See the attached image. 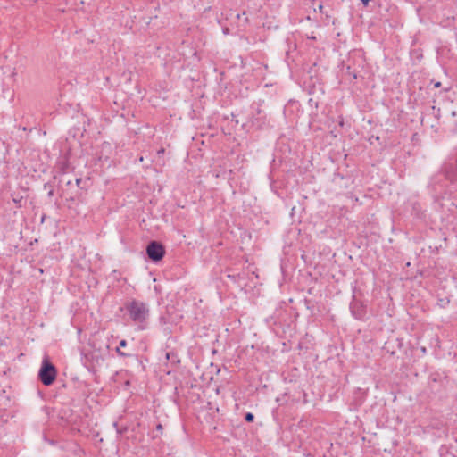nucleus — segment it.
<instances>
[{"mask_svg":"<svg viewBox=\"0 0 457 457\" xmlns=\"http://www.w3.org/2000/svg\"><path fill=\"white\" fill-rule=\"evenodd\" d=\"M120 311L125 312V315L128 316L132 324L137 326L138 329L145 330L146 328L150 310L145 303L132 299L126 302L123 307L120 308Z\"/></svg>","mask_w":457,"mask_h":457,"instance_id":"1","label":"nucleus"},{"mask_svg":"<svg viewBox=\"0 0 457 457\" xmlns=\"http://www.w3.org/2000/svg\"><path fill=\"white\" fill-rule=\"evenodd\" d=\"M449 378L445 372L433 371L428 378V389L430 394L444 397L447 394Z\"/></svg>","mask_w":457,"mask_h":457,"instance_id":"2","label":"nucleus"},{"mask_svg":"<svg viewBox=\"0 0 457 457\" xmlns=\"http://www.w3.org/2000/svg\"><path fill=\"white\" fill-rule=\"evenodd\" d=\"M38 380L46 386L53 385L57 377V370L55 366L49 361L48 357H45L42 361L41 367L38 370Z\"/></svg>","mask_w":457,"mask_h":457,"instance_id":"3","label":"nucleus"},{"mask_svg":"<svg viewBox=\"0 0 457 457\" xmlns=\"http://www.w3.org/2000/svg\"><path fill=\"white\" fill-rule=\"evenodd\" d=\"M166 249L163 244L157 240H151L145 247V254L148 260L154 263H158L165 256Z\"/></svg>","mask_w":457,"mask_h":457,"instance_id":"4","label":"nucleus"},{"mask_svg":"<svg viewBox=\"0 0 457 457\" xmlns=\"http://www.w3.org/2000/svg\"><path fill=\"white\" fill-rule=\"evenodd\" d=\"M356 287L353 290L352 301L349 304V309L352 316L359 320H364L367 314L366 304L357 297L355 295Z\"/></svg>","mask_w":457,"mask_h":457,"instance_id":"5","label":"nucleus"},{"mask_svg":"<svg viewBox=\"0 0 457 457\" xmlns=\"http://www.w3.org/2000/svg\"><path fill=\"white\" fill-rule=\"evenodd\" d=\"M252 125L255 127L257 129H262L267 126L268 120L266 115L263 113L262 110L260 108V104L255 108V112L252 114L250 120Z\"/></svg>","mask_w":457,"mask_h":457,"instance_id":"6","label":"nucleus"},{"mask_svg":"<svg viewBox=\"0 0 457 457\" xmlns=\"http://www.w3.org/2000/svg\"><path fill=\"white\" fill-rule=\"evenodd\" d=\"M69 157L68 155L61 156L56 162V169L59 174H65L69 169Z\"/></svg>","mask_w":457,"mask_h":457,"instance_id":"7","label":"nucleus"},{"mask_svg":"<svg viewBox=\"0 0 457 457\" xmlns=\"http://www.w3.org/2000/svg\"><path fill=\"white\" fill-rule=\"evenodd\" d=\"M411 214L418 219L423 217V208L419 202H413L411 204Z\"/></svg>","mask_w":457,"mask_h":457,"instance_id":"8","label":"nucleus"},{"mask_svg":"<svg viewBox=\"0 0 457 457\" xmlns=\"http://www.w3.org/2000/svg\"><path fill=\"white\" fill-rule=\"evenodd\" d=\"M12 202L15 204L16 208H21L23 206L22 202L24 201V196L20 195L19 194L12 193L11 195Z\"/></svg>","mask_w":457,"mask_h":457,"instance_id":"9","label":"nucleus"},{"mask_svg":"<svg viewBox=\"0 0 457 457\" xmlns=\"http://www.w3.org/2000/svg\"><path fill=\"white\" fill-rule=\"evenodd\" d=\"M165 356L167 361H170L172 363H179V360L178 359V355L175 352H167Z\"/></svg>","mask_w":457,"mask_h":457,"instance_id":"10","label":"nucleus"},{"mask_svg":"<svg viewBox=\"0 0 457 457\" xmlns=\"http://www.w3.org/2000/svg\"><path fill=\"white\" fill-rule=\"evenodd\" d=\"M344 74H345V76H348L349 78H351L350 82H352L353 80H355L357 79V73L354 71H352L350 66H347L345 68Z\"/></svg>","mask_w":457,"mask_h":457,"instance_id":"11","label":"nucleus"},{"mask_svg":"<svg viewBox=\"0 0 457 457\" xmlns=\"http://www.w3.org/2000/svg\"><path fill=\"white\" fill-rule=\"evenodd\" d=\"M44 188L48 189L47 196L49 198L53 197L54 195V186L51 182H46L44 184Z\"/></svg>","mask_w":457,"mask_h":457,"instance_id":"12","label":"nucleus"},{"mask_svg":"<svg viewBox=\"0 0 457 457\" xmlns=\"http://www.w3.org/2000/svg\"><path fill=\"white\" fill-rule=\"evenodd\" d=\"M163 428L161 423H158L155 427V430L154 431L153 438L159 437L161 435H162Z\"/></svg>","mask_w":457,"mask_h":457,"instance_id":"13","label":"nucleus"},{"mask_svg":"<svg viewBox=\"0 0 457 457\" xmlns=\"http://www.w3.org/2000/svg\"><path fill=\"white\" fill-rule=\"evenodd\" d=\"M115 352L120 357H134L135 356V355H133L131 353H125V352L121 351V348L120 346L116 347Z\"/></svg>","mask_w":457,"mask_h":457,"instance_id":"14","label":"nucleus"},{"mask_svg":"<svg viewBox=\"0 0 457 457\" xmlns=\"http://www.w3.org/2000/svg\"><path fill=\"white\" fill-rule=\"evenodd\" d=\"M245 420L246 422H249V423H250V422H253V421L254 420V415H253V413H252V412H246V413L245 414Z\"/></svg>","mask_w":457,"mask_h":457,"instance_id":"15","label":"nucleus"},{"mask_svg":"<svg viewBox=\"0 0 457 457\" xmlns=\"http://www.w3.org/2000/svg\"><path fill=\"white\" fill-rule=\"evenodd\" d=\"M228 278L231 279L233 282H237V278H239V274H228Z\"/></svg>","mask_w":457,"mask_h":457,"instance_id":"16","label":"nucleus"},{"mask_svg":"<svg viewBox=\"0 0 457 457\" xmlns=\"http://www.w3.org/2000/svg\"><path fill=\"white\" fill-rule=\"evenodd\" d=\"M127 345H128L127 340H125V339H121V340L120 341V343H119V345H118V346H120V348H125V347L127 346Z\"/></svg>","mask_w":457,"mask_h":457,"instance_id":"17","label":"nucleus"},{"mask_svg":"<svg viewBox=\"0 0 457 457\" xmlns=\"http://www.w3.org/2000/svg\"><path fill=\"white\" fill-rule=\"evenodd\" d=\"M304 304H305L307 309L312 310V307L310 305L311 304V301L309 299H306V298L304 299Z\"/></svg>","mask_w":457,"mask_h":457,"instance_id":"18","label":"nucleus"},{"mask_svg":"<svg viewBox=\"0 0 457 457\" xmlns=\"http://www.w3.org/2000/svg\"><path fill=\"white\" fill-rule=\"evenodd\" d=\"M447 303H449V300H446V301H445V300H440L439 305H440L441 307H445Z\"/></svg>","mask_w":457,"mask_h":457,"instance_id":"19","label":"nucleus"},{"mask_svg":"<svg viewBox=\"0 0 457 457\" xmlns=\"http://www.w3.org/2000/svg\"><path fill=\"white\" fill-rule=\"evenodd\" d=\"M81 182H82V179L81 178L76 179V185H77V187H80Z\"/></svg>","mask_w":457,"mask_h":457,"instance_id":"20","label":"nucleus"},{"mask_svg":"<svg viewBox=\"0 0 457 457\" xmlns=\"http://www.w3.org/2000/svg\"><path fill=\"white\" fill-rule=\"evenodd\" d=\"M318 10H319V12H320V13H323V12H324V11H323V10H324V6H323L322 4H319V6H318Z\"/></svg>","mask_w":457,"mask_h":457,"instance_id":"21","label":"nucleus"},{"mask_svg":"<svg viewBox=\"0 0 457 457\" xmlns=\"http://www.w3.org/2000/svg\"><path fill=\"white\" fill-rule=\"evenodd\" d=\"M364 6H368L370 0H361Z\"/></svg>","mask_w":457,"mask_h":457,"instance_id":"22","label":"nucleus"},{"mask_svg":"<svg viewBox=\"0 0 457 457\" xmlns=\"http://www.w3.org/2000/svg\"><path fill=\"white\" fill-rule=\"evenodd\" d=\"M441 85H442V84H441V82L436 81V82H435V83H434V87H435V88H438V87H441Z\"/></svg>","mask_w":457,"mask_h":457,"instance_id":"23","label":"nucleus"},{"mask_svg":"<svg viewBox=\"0 0 457 457\" xmlns=\"http://www.w3.org/2000/svg\"><path fill=\"white\" fill-rule=\"evenodd\" d=\"M339 119H340L339 126L343 127L344 126V118L342 116H340Z\"/></svg>","mask_w":457,"mask_h":457,"instance_id":"24","label":"nucleus"},{"mask_svg":"<svg viewBox=\"0 0 457 457\" xmlns=\"http://www.w3.org/2000/svg\"><path fill=\"white\" fill-rule=\"evenodd\" d=\"M72 445H73V447H74L75 449H78V450H79V451H80V447H79V445L77 443H72Z\"/></svg>","mask_w":457,"mask_h":457,"instance_id":"25","label":"nucleus"},{"mask_svg":"<svg viewBox=\"0 0 457 457\" xmlns=\"http://www.w3.org/2000/svg\"><path fill=\"white\" fill-rule=\"evenodd\" d=\"M337 178H339V179H343L344 177L342 175H340L339 173H337V174H335V179H337Z\"/></svg>","mask_w":457,"mask_h":457,"instance_id":"26","label":"nucleus"},{"mask_svg":"<svg viewBox=\"0 0 457 457\" xmlns=\"http://www.w3.org/2000/svg\"><path fill=\"white\" fill-rule=\"evenodd\" d=\"M157 154H164V148H161L160 150L157 151Z\"/></svg>","mask_w":457,"mask_h":457,"instance_id":"27","label":"nucleus"},{"mask_svg":"<svg viewBox=\"0 0 457 457\" xmlns=\"http://www.w3.org/2000/svg\"><path fill=\"white\" fill-rule=\"evenodd\" d=\"M101 359L103 361V358L99 357V356H96V361L98 362V360Z\"/></svg>","mask_w":457,"mask_h":457,"instance_id":"28","label":"nucleus"},{"mask_svg":"<svg viewBox=\"0 0 457 457\" xmlns=\"http://www.w3.org/2000/svg\"><path fill=\"white\" fill-rule=\"evenodd\" d=\"M421 352H422L423 353H426V347H421Z\"/></svg>","mask_w":457,"mask_h":457,"instance_id":"29","label":"nucleus"},{"mask_svg":"<svg viewBox=\"0 0 457 457\" xmlns=\"http://www.w3.org/2000/svg\"><path fill=\"white\" fill-rule=\"evenodd\" d=\"M223 32H224L225 34L228 33V29H223Z\"/></svg>","mask_w":457,"mask_h":457,"instance_id":"30","label":"nucleus"},{"mask_svg":"<svg viewBox=\"0 0 457 457\" xmlns=\"http://www.w3.org/2000/svg\"><path fill=\"white\" fill-rule=\"evenodd\" d=\"M143 160H144V159H143V157L141 156V157L139 158V162H143Z\"/></svg>","mask_w":457,"mask_h":457,"instance_id":"31","label":"nucleus"},{"mask_svg":"<svg viewBox=\"0 0 457 457\" xmlns=\"http://www.w3.org/2000/svg\"><path fill=\"white\" fill-rule=\"evenodd\" d=\"M309 102L311 103V104H313L312 99H310Z\"/></svg>","mask_w":457,"mask_h":457,"instance_id":"32","label":"nucleus"},{"mask_svg":"<svg viewBox=\"0 0 457 457\" xmlns=\"http://www.w3.org/2000/svg\"><path fill=\"white\" fill-rule=\"evenodd\" d=\"M309 102L311 103V104H313L312 99H310Z\"/></svg>","mask_w":457,"mask_h":457,"instance_id":"33","label":"nucleus"},{"mask_svg":"<svg viewBox=\"0 0 457 457\" xmlns=\"http://www.w3.org/2000/svg\"><path fill=\"white\" fill-rule=\"evenodd\" d=\"M71 180H69V181H67V183H66V184H67V185H71Z\"/></svg>","mask_w":457,"mask_h":457,"instance_id":"34","label":"nucleus"}]
</instances>
